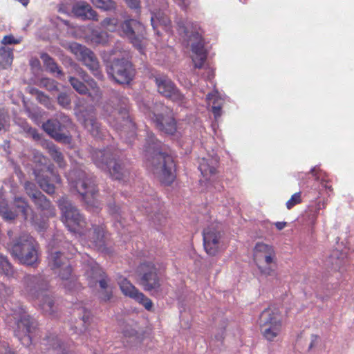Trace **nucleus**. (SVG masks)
<instances>
[{
  "label": "nucleus",
  "instance_id": "1",
  "mask_svg": "<svg viewBox=\"0 0 354 354\" xmlns=\"http://www.w3.org/2000/svg\"><path fill=\"white\" fill-rule=\"evenodd\" d=\"M145 147V156L153 173L161 183L170 185L176 178V164L170 150L152 133L147 134Z\"/></svg>",
  "mask_w": 354,
  "mask_h": 354
},
{
  "label": "nucleus",
  "instance_id": "2",
  "mask_svg": "<svg viewBox=\"0 0 354 354\" xmlns=\"http://www.w3.org/2000/svg\"><path fill=\"white\" fill-rule=\"evenodd\" d=\"M58 206L62 212V221L71 232H77L88 239V246L102 248L105 243L104 228L102 225H93L86 234L84 228L87 223L79 210L66 197L58 201Z\"/></svg>",
  "mask_w": 354,
  "mask_h": 354
},
{
  "label": "nucleus",
  "instance_id": "3",
  "mask_svg": "<svg viewBox=\"0 0 354 354\" xmlns=\"http://www.w3.org/2000/svg\"><path fill=\"white\" fill-rule=\"evenodd\" d=\"M129 100L118 93H115L110 102L104 106L103 115L107 122L116 130L125 133L131 130V136H135V124L129 115Z\"/></svg>",
  "mask_w": 354,
  "mask_h": 354
},
{
  "label": "nucleus",
  "instance_id": "4",
  "mask_svg": "<svg viewBox=\"0 0 354 354\" xmlns=\"http://www.w3.org/2000/svg\"><path fill=\"white\" fill-rule=\"evenodd\" d=\"M23 292L28 298L37 300L42 310L47 314L55 313L54 300L48 293V283L41 275L27 274L23 279Z\"/></svg>",
  "mask_w": 354,
  "mask_h": 354
},
{
  "label": "nucleus",
  "instance_id": "5",
  "mask_svg": "<svg viewBox=\"0 0 354 354\" xmlns=\"http://www.w3.org/2000/svg\"><path fill=\"white\" fill-rule=\"evenodd\" d=\"M178 33L187 41H194L191 44V58L194 67L201 68L207 59V52L199 32V26L196 23L188 20H180L177 22Z\"/></svg>",
  "mask_w": 354,
  "mask_h": 354
},
{
  "label": "nucleus",
  "instance_id": "6",
  "mask_svg": "<svg viewBox=\"0 0 354 354\" xmlns=\"http://www.w3.org/2000/svg\"><path fill=\"white\" fill-rule=\"evenodd\" d=\"M119 151L113 148L95 150L92 158L95 165L102 170L108 171L115 180H124L129 175V169L119 158Z\"/></svg>",
  "mask_w": 354,
  "mask_h": 354
},
{
  "label": "nucleus",
  "instance_id": "7",
  "mask_svg": "<svg viewBox=\"0 0 354 354\" xmlns=\"http://www.w3.org/2000/svg\"><path fill=\"white\" fill-rule=\"evenodd\" d=\"M71 185L82 196L88 207L97 208L98 203L95 199L97 192L93 178L84 171L73 170L68 176Z\"/></svg>",
  "mask_w": 354,
  "mask_h": 354
},
{
  "label": "nucleus",
  "instance_id": "8",
  "mask_svg": "<svg viewBox=\"0 0 354 354\" xmlns=\"http://www.w3.org/2000/svg\"><path fill=\"white\" fill-rule=\"evenodd\" d=\"M254 260L262 275L275 274L277 258L273 247L263 243H257L254 249Z\"/></svg>",
  "mask_w": 354,
  "mask_h": 354
},
{
  "label": "nucleus",
  "instance_id": "9",
  "mask_svg": "<svg viewBox=\"0 0 354 354\" xmlns=\"http://www.w3.org/2000/svg\"><path fill=\"white\" fill-rule=\"evenodd\" d=\"M259 324L263 337L268 341H274L281 332V315L278 308L269 307L259 317Z\"/></svg>",
  "mask_w": 354,
  "mask_h": 354
},
{
  "label": "nucleus",
  "instance_id": "10",
  "mask_svg": "<svg viewBox=\"0 0 354 354\" xmlns=\"http://www.w3.org/2000/svg\"><path fill=\"white\" fill-rule=\"evenodd\" d=\"M108 75L115 82L120 84H128L133 79L136 73L132 64L125 58H114L109 66H107Z\"/></svg>",
  "mask_w": 354,
  "mask_h": 354
},
{
  "label": "nucleus",
  "instance_id": "11",
  "mask_svg": "<svg viewBox=\"0 0 354 354\" xmlns=\"http://www.w3.org/2000/svg\"><path fill=\"white\" fill-rule=\"evenodd\" d=\"M119 34L127 38L137 49L142 50L145 28L140 21L134 19L124 20L120 25Z\"/></svg>",
  "mask_w": 354,
  "mask_h": 354
},
{
  "label": "nucleus",
  "instance_id": "12",
  "mask_svg": "<svg viewBox=\"0 0 354 354\" xmlns=\"http://www.w3.org/2000/svg\"><path fill=\"white\" fill-rule=\"evenodd\" d=\"M71 52L75 57L81 61L99 80H102L103 75L100 69L99 62L93 51L86 46L78 43L73 42L69 45Z\"/></svg>",
  "mask_w": 354,
  "mask_h": 354
},
{
  "label": "nucleus",
  "instance_id": "13",
  "mask_svg": "<svg viewBox=\"0 0 354 354\" xmlns=\"http://www.w3.org/2000/svg\"><path fill=\"white\" fill-rule=\"evenodd\" d=\"M59 120H48L43 124L44 130L53 138L63 143H70L71 138L66 135L64 130L69 127L71 120L65 114L61 113L59 115Z\"/></svg>",
  "mask_w": 354,
  "mask_h": 354
},
{
  "label": "nucleus",
  "instance_id": "14",
  "mask_svg": "<svg viewBox=\"0 0 354 354\" xmlns=\"http://www.w3.org/2000/svg\"><path fill=\"white\" fill-rule=\"evenodd\" d=\"M155 82L160 94L169 98L180 106H186V97L167 75H158L155 76Z\"/></svg>",
  "mask_w": 354,
  "mask_h": 354
},
{
  "label": "nucleus",
  "instance_id": "15",
  "mask_svg": "<svg viewBox=\"0 0 354 354\" xmlns=\"http://www.w3.org/2000/svg\"><path fill=\"white\" fill-rule=\"evenodd\" d=\"M139 272L142 274L140 284L144 290L150 292L152 295L159 296L162 291L161 284L154 265L151 263H142Z\"/></svg>",
  "mask_w": 354,
  "mask_h": 354
},
{
  "label": "nucleus",
  "instance_id": "16",
  "mask_svg": "<svg viewBox=\"0 0 354 354\" xmlns=\"http://www.w3.org/2000/svg\"><path fill=\"white\" fill-rule=\"evenodd\" d=\"M48 261V266L58 274L62 280L68 281L70 284L73 282L71 279V266L68 258L61 252L52 249L49 252Z\"/></svg>",
  "mask_w": 354,
  "mask_h": 354
},
{
  "label": "nucleus",
  "instance_id": "17",
  "mask_svg": "<svg viewBox=\"0 0 354 354\" xmlns=\"http://www.w3.org/2000/svg\"><path fill=\"white\" fill-rule=\"evenodd\" d=\"M203 246L210 256L216 255L221 248L222 235L217 224L212 223L203 232Z\"/></svg>",
  "mask_w": 354,
  "mask_h": 354
},
{
  "label": "nucleus",
  "instance_id": "18",
  "mask_svg": "<svg viewBox=\"0 0 354 354\" xmlns=\"http://www.w3.org/2000/svg\"><path fill=\"white\" fill-rule=\"evenodd\" d=\"M118 284L122 293L131 299L138 301L143 305L147 310L152 308L153 303L151 300L145 296L140 292L126 278L120 277Z\"/></svg>",
  "mask_w": 354,
  "mask_h": 354
},
{
  "label": "nucleus",
  "instance_id": "19",
  "mask_svg": "<svg viewBox=\"0 0 354 354\" xmlns=\"http://www.w3.org/2000/svg\"><path fill=\"white\" fill-rule=\"evenodd\" d=\"M35 328V323L29 315H24L17 322V331L16 335L25 346L31 343L30 334Z\"/></svg>",
  "mask_w": 354,
  "mask_h": 354
},
{
  "label": "nucleus",
  "instance_id": "20",
  "mask_svg": "<svg viewBox=\"0 0 354 354\" xmlns=\"http://www.w3.org/2000/svg\"><path fill=\"white\" fill-rule=\"evenodd\" d=\"M47 171L51 176L50 179L49 178L48 176H44L40 173H37L36 171H35V178L39 187L43 191H44L48 194H54L55 192V186L50 182H55L59 184L61 183V178L55 171L53 165H49L47 167Z\"/></svg>",
  "mask_w": 354,
  "mask_h": 354
},
{
  "label": "nucleus",
  "instance_id": "21",
  "mask_svg": "<svg viewBox=\"0 0 354 354\" xmlns=\"http://www.w3.org/2000/svg\"><path fill=\"white\" fill-rule=\"evenodd\" d=\"M152 115L149 113L148 116L151 118L158 130L168 135H174L176 133V122L173 117L155 113Z\"/></svg>",
  "mask_w": 354,
  "mask_h": 354
},
{
  "label": "nucleus",
  "instance_id": "22",
  "mask_svg": "<svg viewBox=\"0 0 354 354\" xmlns=\"http://www.w3.org/2000/svg\"><path fill=\"white\" fill-rule=\"evenodd\" d=\"M35 243L34 239L29 235H24L15 240L10 246L9 250L12 257L19 259L25 254Z\"/></svg>",
  "mask_w": 354,
  "mask_h": 354
},
{
  "label": "nucleus",
  "instance_id": "23",
  "mask_svg": "<svg viewBox=\"0 0 354 354\" xmlns=\"http://www.w3.org/2000/svg\"><path fill=\"white\" fill-rule=\"evenodd\" d=\"M85 274L89 280L88 283L91 286L98 282L102 289L107 288V280L104 277V272L98 264L93 261L86 266Z\"/></svg>",
  "mask_w": 354,
  "mask_h": 354
},
{
  "label": "nucleus",
  "instance_id": "24",
  "mask_svg": "<svg viewBox=\"0 0 354 354\" xmlns=\"http://www.w3.org/2000/svg\"><path fill=\"white\" fill-rule=\"evenodd\" d=\"M72 11L76 17L83 20L98 21L97 12L86 1H81L75 3Z\"/></svg>",
  "mask_w": 354,
  "mask_h": 354
},
{
  "label": "nucleus",
  "instance_id": "25",
  "mask_svg": "<svg viewBox=\"0 0 354 354\" xmlns=\"http://www.w3.org/2000/svg\"><path fill=\"white\" fill-rule=\"evenodd\" d=\"M218 162L217 156H208L200 159L198 169L205 180H210L211 176L215 174Z\"/></svg>",
  "mask_w": 354,
  "mask_h": 354
},
{
  "label": "nucleus",
  "instance_id": "26",
  "mask_svg": "<svg viewBox=\"0 0 354 354\" xmlns=\"http://www.w3.org/2000/svg\"><path fill=\"white\" fill-rule=\"evenodd\" d=\"M32 200L39 208L43 211H46V214L48 216H54L55 215L54 207L41 192H35Z\"/></svg>",
  "mask_w": 354,
  "mask_h": 354
},
{
  "label": "nucleus",
  "instance_id": "27",
  "mask_svg": "<svg viewBox=\"0 0 354 354\" xmlns=\"http://www.w3.org/2000/svg\"><path fill=\"white\" fill-rule=\"evenodd\" d=\"M206 100L209 105H212V111L216 119L221 115V107L223 104V100L220 97L218 91H214V92L209 93L206 96Z\"/></svg>",
  "mask_w": 354,
  "mask_h": 354
},
{
  "label": "nucleus",
  "instance_id": "28",
  "mask_svg": "<svg viewBox=\"0 0 354 354\" xmlns=\"http://www.w3.org/2000/svg\"><path fill=\"white\" fill-rule=\"evenodd\" d=\"M151 23L153 29H156L158 24H159L164 26L166 30H169L171 21L163 11L159 10L158 12H151Z\"/></svg>",
  "mask_w": 354,
  "mask_h": 354
},
{
  "label": "nucleus",
  "instance_id": "29",
  "mask_svg": "<svg viewBox=\"0 0 354 354\" xmlns=\"http://www.w3.org/2000/svg\"><path fill=\"white\" fill-rule=\"evenodd\" d=\"M44 341V344L50 346V354H68V352L62 348L61 341L57 336L50 335Z\"/></svg>",
  "mask_w": 354,
  "mask_h": 354
},
{
  "label": "nucleus",
  "instance_id": "30",
  "mask_svg": "<svg viewBox=\"0 0 354 354\" xmlns=\"http://www.w3.org/2000/svg\"><path fill=\"white\" fill-rule=\"evenodd\" d=\"M82 123L93 137L100 138L102 135V129L100 127V124L93 117L84 118Z\"/></svg>",
  "mask_w": 354,
  "mask_h": 354
},
{
  "label": "nucleus",
  "instance_id": "31",
  "mask_svg": "<svg viewBox=\"0 0 354 354\" xmlns=\"http://www.w3.org/2000/svg\"><path fill=\"white\" fill-rule=\"evenodd\" d=\"M15 273V269L8 257L0 253V274L10 279L14 277Z\"/></svg>",
  "mask_w": 354,
  "mask_h": 354
},
{
  "label": "nucleus",
  "instance_id": "32",
  "mask_svg": "<svg viewBox=\"0 0 354 354\" xmlns=\"http://www.w3.org/2000/svg\"><path fill=\"white\" fill-rule=\"evenodd\" d=\"M17 259L22 264L33 266L37 261L38 259L36 243H35L32 245V247L29 248L28 251L25 254H23Z\"/></svg>",
  "mask_w": 354,
  "mask_h": 354
},
{
  "label": "nucleus",
  "instance_id": "33",
  "mask_svg": "<svg viewBox=\"0 0 354 354\" xmlns=\"http://www.w3.org/2000/svg\"><path fill=\"white\" fill-rule=\"evenodd\" d=\"M47 150L49 155L53 160L58 165L60 168H64L66 166V162L62 153L60 150L53 143L47 144Z\"/></svg>",
  "mask_w": 354,
  "mask_h": 354
},
{
  "label": "nucleus",
  "instance_id": "34",
  "mask_svg": "<svg viewBox=\"0 0 354 354\" xmlns=\"http://www.w3.org/2000/svg\"><path fill=\"white\" fill-rule=\"evenodd\" d=\"M13 60L12 49L8 47L0 48V67L6 68L11 66Z\"/></svg>",
  "mask_w": 354,
  "mask_h": 354
},
{
  "label": "nucleus",
  "instance_id": "35",
  "mask_svg": "<svg viewBox=\"0 0 354 354\" xmlns=\"http://www.w3.org/2000/svg\"><path fill=\"white\" fill-rule=\"evenodd\" d=\"M41 57L44 61V65L50 73H57V76H62L63 75L62 70L48 55L44 54Z\"/></svg>",
  "mask_w": 354,
  "mask_h": 354
},
{
  "label": "nucleus",
  "instance_id": "36",
  "mask_svg": "<svg viewBox=\"0 0 354 354\" xmlns=\"http://www.w3.org/2000/svg\"><path fill=\"white\" fill-rule=\"evenodd\" d=\"M96 8L104 11H113L116 9V3L112 0H90Z\"/></svg>",
  "mask_w": 354,
  "mask_h": 354
},
{
  "label": "nucleus",
  "instance_id": "37",
  "mask_svg": "<svg viewBox=\"0 0 354 354\" xmlns=\"http://www.w3.org/2000/svg\"><path fill=\"white\" fill-rule=\"evenodd\" d=\"M100 26L111 32L119 31V21L117 17H106L100 22Z\"/></svg>",
  "mask_w": 354,
  "mask_h": 354
},
{
  "label": "nucleus",
  "instance_id": "38",
  "mask_svg": "<svg viewBox=\"0 0 354 354\" xmlns=\"http://www.w3.org/2000/svg\"><path fill=\"white\" fill-rule=\"evenodd\" d=\"M91 41L95 44H106L109 41V35L105 31H93L91 34Z\"/></svg>",
  "mask_w": 354,
  "mask_h": 354
},
{
  "label": "nucleus",
  "instance_id": "39",
  "mask_svg": "<svg viewBox=\"0 0 354 354\" xmlns=\"http://www.w3.org/2000/svg\"><path fill=\"white\" fill-rule=\"evenodd\" d=\"M330 258L333 268L337 270L340 269L342 265L344 263V259L346 258V255L338 250H335L333 252Z\"/></svg>",
  "mask_w": 354,
  "mask_h": 354
},
{
  "label": "nucleus",
  "instance_id": "40",
  "mask_svg": "<svg viewBox=\"0 0 354 354\" xmlns=\"http://www.w3.org/2000/svg\"><path fill=\"white\" fill-rule=\"evenodd\" d=\"M76 70H77V72L78 73V74L80 75V77L85 82H87L88 83V84L90 85V86L93 89L95 94V97L96 98L100 97L101 92H100V88L97 87V84L93 80H90V81H89L88 76L82 68H77Z\"/></svg>",
  "mask_w": 354,
  "mask_h": 354
},
{
  "label": "nucleus",
  "instance_id": "41",
  "mask_svg": "<svg viewBox=\"0 0 354 354\" xmlns=\"http://www.w3.org/2000/svg\"><path fill=\"white\" fill-rule=\"evenodd\" d=\"M69 82L73 88L80 94H86L87 93V88L85 84L75 77H70Z\"/></svg>",
  "mask_w": 354,
  "mask_h": 354
},
{
  "label": "nucleus",
  "instance_id": "42",
  "mask_svg": "<svg viewBox=\"0 0 354 354\" xmlns=\"http://www.w3.org/2000/svg\"><path fill=\"white\" fill-rule=\"evenodd\" d=\"M15 202L16 206L19 209H20L21 212L23 213V214L25 216H26V215L28 214V210L29 209V205H28V203L25 201V199H24L23 198H21V197H17V198H15Z\"/></svg>",
  "mask_w": 354,
  "mask_h": 354
},
{
  "label": "nucleus",
  "instance_id": "43",
  "mask_svg": "<svg viewBox=\"0 0 354 354\" xmlns=\"http://www.w3.org/2000/svg\"><path fill=\"white\" fill-rule=\"evenodd\" d=\"M9 116L2 109H0V131L7 129L9 126Z\"/></svg>",
  "mask_w": 354,
  "mask_h": 354
},
{
  "label": "nucleus",
  "instance_id": "44",
  "mask_svg": "<svg viewBox=\"0 0 354 354\" xmlns=\"http://www.w3.org/2000/svg\"><path fill=\"white\" fill-rule=\"evenodd\" d=\"M109 208L110 213L115 216V219L117 221V223H115L116 227L118 228V225L122 226V223L121 221L119 219V216L120 215V208L115 204H110Z\"/></svg>",
  "mask_w": 354,
  "mask_h": 354
},
{
  "label": "nucleus",
  "instance_id": "45",
  "mask_svg": "<svg viewBox=\"0 0 354 354\" xmlns=\"http://www.w3.org/2000/svg\"><path fill=\"white\" fill-rule=\"evenodd\" d=\"M301 201V192H297L294 194L291 198L286 202V207L290 209L295 205L300 203Z\"/></svg>",
  "mask_w": 354,
  "mask_h": 354
},
{
  "label": "nucleus",
  "instance_id": "46",
  "mask_svg": "<svg viewBox=\"0 0 354 354\" xmlns=\"http://www.w3.org/2000/svg\"><path fill=\"white\" fill-rule=\"evenodd\" d=\"M22 38L21 37L15 39L13 35H9L3 37V39L1 40V44L3 45L17 44H19Z\"/></svg>",
  "mask_w": 354,
  "mask_h": 354
},
{
  "label": "nucleus",
  "instance_id": "47",
  "mask_svg": "<svg viewBox=\"0 0 354 354\" xmlns=\"http://www.w3.org/2000/svg\"><path fill=\"white\" fill-rule=\"evenodd\" d=\"M57 101L59 104L64 108L68 107L71 104L70 97L64 93H62L58 95Z\"/></svg>",
  "mask_w": 354,
  "mask_h": 354
},
{
  "label": "nucleus",
  "instance_id": "48",
  "mask_svg": "<svg viewBox=\"0 0 354 354\" xmlns=\"http://www.w3.org/2000/svg\"><path fill=\"white\" fill-rule=\"evenodd\" d=\"M24 188L27 194L31 198V199L32 198V196L35 194V192H39L35 189V185L32 183L28 181L25 183Z\"/></svg>",
  "mask_w": 354,
  "mask_h": 354
},
{
  "label": "nucleus",
  "instance_id": "49",
  "mask_svg": "<svg viewBox=\"0 0 354 354\" xmlns=\"http://www.w3.org/2000/svg\"><path fill=\"white\" fill-rule=\"evenodd\" d=\"M128 6L136 11L140 12V0H124Z\"/></svg>",
  "mask_w": 354,
  "mask_h": 354
},
{
  "label": "nucleus",
  "instance_id": "50",
  "mask_svg": "<svg viewBox=\"0 0 354 354\" xmlns=\"http://www.w3.org/2000/svg\"><path fill=\"white\" fill-rule=\"evenodd\" d=\"M122 333L124 337L129 338H134L137 335L136 330L131 326H127Z\"/></svg>",
  "mask_w": 354,
  "mask_h": 354
},
{
  "label": "nucleus",
  "instance_id": "51",
  "mask_svg": "<svg viewBox=\"0 0 354 354\" xmlns=\"http://www.w3.org/2000/svg\"><path fill=\"white\" fill-rule=\"evenodd\" d=\"M12 293V290L10 287L6 286L2 283L0 285V297H5L10 295Z\"/></svg>",
  "mask_w": 354,
  "mask_h": 354
},
{
  "label": "nucleus",
  "instance_id": "52",
  "mask_svg": "<svg viewBox=\"0 0 354 354\" xmlns=\"http://www.w3.org/2000/svg\"><path fill=\"white\" fill-rule=\"evenodd\" d=\"M319 337L316 335H312L310 337V343L309 344V349L316 346L319 343Z\"/></svg>",
  "mask_w": 354,
  "mask_h": 354
},
{
  "label": "nucleus",
  "instance_id": "53",
  "mask_svg": "<svg viewBox=\"0 0 354 354\" xmlns=\"http://www.w3.org/2000/svg\"><path fill=\"white\" fill-rule=\"evenodd\" d=\"M42 83L46 86H48L49 85L48 89L51 90L56 87L55 84V82L53 80L50 79H44L42 80Z\"/></svg>",
  "mask_w": 354,
  "mask_h": 354
},
{
  "label": "nucleus",
  "instance_id": "54",
  "mask_svg": "<svg viewBox=\"0 0 354 354\" xmlns=\"http://www.w3.org/2000/svg\"><path fill=\"white\" fill-rule=\"evenodd\" d=\"M90 317V312L84 310V315L82 316V319L84 324H87L89 322Z\"/></svg>",
  "mask_w": 354,
  "mask_h": 354
},
{
  "label": "nucleus",
  "instance_id": "55",
  "mask_svg": "<svg viewBox=\"0 0 354 354\" xmlns=\"http://www.w3.org/2000/svg\"><path fill=\"white\" fill-rule=\"evenodd\" d=\"M182 8H186L189 4V0H174Z\"/></svg>",
  "mask_w": 354,
  "mask_h": 354
},
{
  "label": "nucleus",
  "instance_id": "56",
  "mask_svg": "<svg viewBox=\"0 0 354 354\" xmlns=\"http://www.w3.org/2000/svg\"><path fill=\"white\" fill-rule=\"evenodd\" d=\"M15 216L16 215L12 212H6L3 213V217L8 220H12Z\"/></svg>",
  "mask_w": 354,
  "mask_h": 354
},
{
  "label": "nucleus",
  "instance_id": "57",
  "mask_svg": "<svg viewBox=\"0 0 354 354\" xmlns=\"http://www.w3.org/2000/svg\"><path fill=\"white\" fill-rule=\"evenodd\" d=\"M286 225V222H277L275 223V226L279 230H283Z\"/></svg>",
  "mask_w": 354,
  "mask_h": 354
},
{
  "label": "nucleus",
  "instance_id": "58",
  "mask_svg": "<svg viewBox=\"0 0 354 354\" xmlns=\"http://www.w3.org/2000/svg\"><path fill=\"white\" fill-rule=\"evenodd\" d=\"M213 77H214V71L211 68H207V78L208 80H211V78Z\"/></svg>",
  "mask_w": 354,
  "mask_h": 354
},
{
  "label": "nucleus",
  "instance_id": "59",
  "mask_svg": "<svg viewBox=\"0 0 354 354\" xmlns=\"http://www.w3.org/2000/svg\"><path fill=\"white\" fill-rule=\"evenodd\" d=\"M317 170V167H314L313 168H312L310 169V173L313 175V176H316V174H315V171Z\"/></svg>",
  "mask_w": 354,
  "mask_h": 354
},
{
  "label": "nucleus",
  "instance_id": "60",
  "mask_svg": "<svg viewBox=\"0 0 354 354\" xmlns=\"http://www.w3.org/2000/svg\"><path fill=\"white\" fill-rule=\"evenodd\" d=\"M142 207L146 209L147 213L150 212V211L148 209L149 208V206L148 205H142Z\"/></svg>",
  "mask_w": 354,
  "mask_h": 354
},
{
  "label": "nucleus",
  "instance_id": "61",
  "mask_svg": "<svg viewBox=\"0 0 354 354\" xmlns=\"http://www.w3.org/2000/svg\"><path fill=\"white\" fill-rule=\"evenodd\" d=\"M111 298V295L109 293H106L105 297H104V299L105 301L109 300Z\"/></svg>",
  "mask_w": 354,
  "mask_h": 354
},
{
  "label": "nucleus",
  "instance_id": "62",
  "mask_svg": "<svg viewBox=\"0 0 354 354\" xmlns=\"http://www.w3.org/2000/svg\"><path fill=\"white\" fill-rule=\"evenodd\" d=\"M76 251V249L73 246L71 247V249H69V252H71V254H73L75 253V252Z\"/></svg>",
  "mask_w": 354,
  "mask_h": 354
},
{
  "label": "nucleus",
  "instance_id": "63",
  "mask_svg": "<svg viewBox=\"0 0 354 354\" xmlns=\"http://www.w3.org/2000/svg\"><path fill=\"white\" fill-rule=\"evenodd\" d=\"M39 96H40L41 97H43V98L44 99V100H46V101H48V99L47 98V97H46V96H45L44 95H43L41 93H39Z\"/></svg>",
  "mask_w": 354,
  "mask_h": 354
},
{
  "label": "nucleus",
  "instance_id": "64",
  "mask_svg": "<svg viewBox=\"0 0 354 354\" xmlns=\"http://www.w3.org/2000/svg\"><path fill=\"white\" fill-rule=\"evenodd\" d=\"M33 137H34L35 138H37V139H39V135H38V134H33Z\"/></svg>",
  "mask_w": 354,
  "mask_h": 354
}]
</instances>
